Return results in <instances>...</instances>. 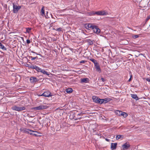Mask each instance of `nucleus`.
<instances>
[{
  "label": "nucleus",
  "instance_id": "obj_1",
  "mask_svg": "<svg viewBox=\"0 0 150 150\" xmlns=\"http://www.w3.org/2000/svg\"><path fill=\"white\" fill-rule=\"evenodd\" d=\"M20 130L21 132L23 133H26L29 134H32V132H37L36 131H33L30 130L29 129H27L25 128H22L20 129Z\"/></svg>",
  "mask_w": 150,
  "mask_h": 150
},
{
  "label": "nucleus",
  "instance_id": "obj_2",
  "mask_svg": "<svg viewBox=\"0 0 150 150\" xmlns=\"http://www.w3.org/2000/svg\"><path fill=\"white\" fill-rule=\"evenodd\" d=\"M11 109L13 110L20 111L25 110V108L24 106L19 107L16 105H13Z\"/></svg>",
  "mask_w": 150,
  "mask_h": 150
},
{
  "label": "nucleus",
  "instance_id": "obj_3",
  "mask_svg": "<svg viewBox=\"0 0 150 150\" xmlns=\"http://www.w3.org/2000/svg\"><path fill=\"white\" fill-rule=\"evenodd\" d=\"M21 7L20 6H17L13 4V12L14 13H17L18 10L21 8Z\"/></svg>",
  "mask_w": 150,
  "mask_h": 150
},
{
  "label": "nucleus",
  "instance_id": "obj_4",
  "mask_svg": "<svg viewBox=\"0 0 150 150\" xmlns=\"http://www.w3.org/2000/svg\"><path fill=\"white\" fill-rule=\"evenodd\" d=\"M38 96H44L46 97H49L52 96L51 93L49 91H46L41 95H38Z\"/></svg>",
  "mask_w": 150,
  "mask_h": 150
},
{
  "label": "nucleus",
  "instance_id": "obj_5",
  "mask_svg": "<svg viewBox=\"0 0 150 150\" xmlns=\"http://www.w3.org/2000/svg\"><path fill=\"white\" fill-rule=\"evenodd\" d=\"M47 106L44 105H41L39 106L35 107L33 109L35 110H42L47 108Z\"/></svg>",
  "mask_w": 150,
  "mask_h": 150
},
{
  "label": "nucleus",
  "instance_id": "obj_6",
  "mask_svg": "<svg viewBox=\"0 0 150 150\" xmlns=\"http://www.w3.org/2000/svg\"><path fill=\"white\" fill-rule=\"evenodd\" d=\"M92 30L94 33L96 34L99 33L100 31V29L98 28V27L97 26L95 25H94L93 28L92 29Z\"/></svg>",
  "mask_w": 150,
  "mask_h": 150
},
{
  "label": "nucleus",
  "instance_id": "obj_7",
  "mask_svg": "<svg viewBox=\"0 0 150 150\" xmlns=\"http://www.w3.org/2000/svg\"><path fill=\"white\" fill-rule=\"evenodd\" d=\"M92 99L94 102L100 104L101 99L99 98L96 96H93L92 97Z\"/></svg>",
  "mask_w": 150,
  "mask_h": 150
},
{
  "label": "nucleus",
  "instance_id": "obj_8",
  "mask_svg": "<svg viewBox=\"0 0 150 150\" xmlns=\"http://www.w3.org/2000/svg\"><path fill=\"white\" fill-rule=\"evenodd\" d=\"M94 25L92 24H86L85 25V28L89 30H92Z\"/></svg>",
  "mask_w": 150,
  "mask_h": 150
},
{
  "label": "nucleus",
  "instance_id": "obj_9",
  "mask_svg": "<svg viewBox=\"0 0 150 150\" xmlns=\"http://www.w3.org/2000/svg\"><path fill=\"white\" fill-rule=\"evenodd\" d=\"M111 100V99L109 98H106L104 99H101L100 104L103 103H106Z\"/></svg>",
  "mask_w": 150,
  "mask_h": 150
},
{
  "label": "nucleus",
  "instance_id": "obj_10",
  "mask_svg": "<svg viewBox=\"0 0 150 150\" xmlns=\"http://www.w3.org/2000/svg\"><path fill=\"white\" fill-rule=\"evenodd\" d=\"M130 146V145L127 142L125 143L122 146L123 150H125L127 149Z\"/></svg>",
  "mask_w": 150,
  "mask_h": 150
},
{
  "label": "nucleus",
  "instance_id": "obj_11",
  "mask_svg": "<svg viewBox=\"0 0 150 150\" xmlns=\"http://www.w3.org/2000/svg\"><path fill=\"white\" fill-rule=\"evenodd\" d=\"M39 80L38 79L35 77H31L30 78V81L31 83L38 82Z\"/></svg>",
  "mask_w": 150,
  "mask_h": 150
},
{
  "label": "nucleus",
  "instance_id": "obj_12",
  "mask_svg": "<svg viewBox=\"0 0 150 150\" xmlns=\"http://www.w3.org/2000/svg\"><path fill=\"white\" fill-rule=\"evenodd\" d=\"M81 83H88L89 82V79L87 78H84L81 79Z\"/></svg>",
  "mask_w": 150,
  "mask_h": 150
},
{
  "label": "nucleus",
  "instance_id": "obj_13",
  "mask_svg": "<svg viewBox=\"0 0 150 150\" xmlns=\"http://www.w3.org/2000/svg\"><path fill=\"white\" fill-rule=\"evenodd\" d=\"M117 144V143H111V148L112 150H114L116 148Z\"/></svg>",
  "mask_w": 150,
  "mask_h": 150
},
{
  "label": "nucleus",
  "instance_id": "obj_14",
  "mask_svg": "<svg viewBox=\"0 0 150 150\" xmlns=\"http://www.w3.org/2000/svg\"><path fill=\"white\" fill-rule=\"evenodd\" d=\"M94 65L96 70L98 71H100V72L101 69L99 64L98 63H97L96 64Z\"/></svg>",
  "mask_w": 150,
  "mask_h": 150
},
{
  "label": "nucleus",
  "instance_id": "obj_15",
  "mask_svg": "<svg viewBox=\"0 0 150 150\" xmlns=\"http://www.w3.org/2000/svg\"><path fill=\"white\" fill-rule=\"evenodd\" d=\"M100 16H103L107 15L108 14V13L106 11H100Z\"/></svg>",
  "mask_w": 150,
  "mask_h": 150
},
{
  "label": "nucleus",
  "instance_id": "obj_16",
  "mask_svg": "<svg viewBox=\"0 0 150 150\" xmlns=\"http://www.w3.org/2000/svg\"><path fill=\"white\" fill-rule=\"evenodd\" d=\"M124 137V136L123 135H118L116 136V139L117 140H118L120 139H123Z\"/></svg>",
  "mask_w": 150,
  "mask_h": 150
},
{
  "label": "nucleus",
  "instance_id": "obj_17",
  "mask_svg": "<svg viewBox=\"0 0 150 150\" xmlns=\"http://www.w3.org/2000/svg\"><path fill=\"white\" fill-rule=\"evenodd\" d=\"M131 96L133 98L137 100L139 99L136 94H132Z\"/></svg>",
  "mask_w": 150,
  "mask_h": 150
},
{
  "label": "nucleus",
  "instance_id": "obj_18",
  "mask_svg": "<svg viewBox=\"0 0 150 150\" xmlns=\"http://www.w3.org/2000/svg\"><path fill=\"white\" fill-rule=\"evenodd\" d=\"M34 69L36 70L38 72H40L42 69L36 65H34Z\"/></svg>",
  "mask_w": 150,
  "mask_h": 150
},
{
  "label": "nucleus",
  "instance_id": "obj_19",
  "mask_svg": "<svg viewBox=\"0 0 150 150\" xmlns=\"http://www.w3.org/2000/svg\"><path fill=\"white\" fill-rule=\"evenodd\" d=\"M122 112L120 110H117L115 112V114L118 116H121V114H122Z\"/></svg>",
  "mask_w": 150,
  "mask_h": 150
},
{
  "label": "nucleus",
  "instance_id": "obj_20",
  "mask_svg": "<svg viewBox=\"0 0 150 150\" xmlns=\"http://www.w3.org/2000/svg\"><path fill=\"white\" fill-rule=\"evenodd\" d=\"M0 48L2 49L3 50H6V48L0 42Z\"/></svg>",
  "mask_w": 150,
  "mask_h": 150
},
{
  "label": "nucleus",
  "instance_id": "obj_21",
  "mask_svg": "<svg viewBox=\"0 0 150 150\" xmlns=\"http://www.w3.org/2000/svg\"><path fill=\"white\" fill-rule=\"evenodd\" d=\"M41 14L42 15H45V7L44 6H43L42 8H41Z\"/></svg>",
  "mask_w": 150,
  "mask_h": 150
},
{
  "label": "nucleus",
  "instance_id": "obj_22",
  "mask_svg": "<svg viewBox=\"0 0 150 150\" xmlns=\"http://www.w3.org/2000/svg\"><path fill=\"white\" fill-rule=\"evenodd\" d=\"M73 90L71 88H68L66 90V92L68 93H70L72 92Z\"/></svg>",
  "mask_w": 150,
  "mask_h": 150
},
{
  "label": "nucleus",
  "instance_id": "obj_23",
  "mask_svg": "<svg viewBox=\"0 0 150 150\" xmlns=\"http://www.w3.org/2000/svg\"><path fill=\"white\" fill-rule=\"evenodd\" d=\"M122 113L121 116H123L124 118L128 116L127 114L125 112H122Z\"/></svg>",
  "mask_w": 150,
  "mask_h": 150
},
{
  "label": "nucleus",
  "instance_id": "obj_24",
  "mask_svg": "<svg viewBox=\"0 0 150 150\" xmlns=\"http://www.w3.org/2000/svg\"><path fill=\"white\" fill-rule=\"evenodd\" d=\"M41 72L43 73V74L49 75V74L48 73V72L42 69L41 71Z\"/></svg>",
  "mask_w": 150,
  "mask_h": 150
},
{
  "label": "nucleus",
  "instance_id": "obj_25",
  "mask_svg": "<svg viewBox=\"0 0 150 150\" xmlns=\"http://www.w3.org/2000/svg\"><path fill=\"white\" fill-rule=\"evenodd\" d=\"M90 60L94 64V65L96 64V63H98L97 62V61L93 59H90Z\"/></svg>",
  "mask_w": 150,
  "mask_h": 150
},
{
  "label": "nucleus",
  "instance_id": "obj_26",
  "mask_svg": "<svg viewBox=\"0 0 150 150\" xmlns=\"http://www.w3.org/2000/svg\"><path fill=\"white\" fill-rule=\"evenodd\" d=\"M88 44L90 45H92L93 44V42H94V41H93V40L92 41L91 40H88Z\"/></svg>",
  "mask_w": 150,
  "mask_h": 150
},
{
  "label": "nucleus",
  "instance_id": "obj_27",
  "mask_svg": "<svg viewBox=\"0 0 150 150\" xmlns=\"http://www.w3.org/2000/svg\"><path fill=\"white\" fill-rule=\"evenodd\" d=\"M100 11H98L94 12H93L94 14H97L98 15H100Z\"/></svg>",
  "mask_w": 150,
  "mask_h": 150
},
{
  "label": "nucleus",
  "instance_id": "obj_28",
  "mask_svg": "<svg viewBox=\"0 0 150 150\" xmlns=\"http://www.w3.org/2000/svg\"><path fill=\"white\" fill-rule=\"evenodd\" d=\"M28 67L30 68H31V69H34V68H35V67H34V66H33V65H28Z\"/></svg>",
  "mask_w": 150,
  "mask_h": 150
},
{
  "label": "nucleus",
  "instance_id": "obj_29",
  "mask_svg": "<svg viewBox=\"0 0 150 150\" xmlns=\"http://www.w3.org/2000/svg\"><path fill=\"white\" fill-rule=\"evenodd\" d=\"M30 58H31V60H34L35 59H37L38 58V57H32V56H30Z\"/></svg>",
  "mask_w": 150,
  "mask_h": 150
},
{
  "label": "nucleus",
  "instance_id": "obj_30",
  "mask_svg": "<svg viewBox=\"0 0 150 150\" xmlns=\"http://www.w3.org/2000/svg\"><path fill=\"white\" fill-rule=\"evenodd\" d=\"M62 28H57L56 30H57L59 32L62 31Z\"/></svg>",
  "mask_w": 150,
  "mask_h": 150
},
{
  "label": "nucleus",
  "instance_id": "obj_31",
  "mask_svg": "<svg viewBox=\"0 0 150 150\" xmlns=\"http://www.w3.org/2000/svg\"><path fill=\"white\" fill-rule=\"evenodd\" d=\"M150 19V15H149V16H148L146 19V21H147L149 20Z\"/></svg>",
  "mask_w": 150,
  "mask_h": 150
},
{
  "label": "nucleus",
  "instance_id": "obj_32",
  "mask_svg": "<svg viewBox=\"0 0 150 150\" xmlns=\"http://www.w3.org/2000/svg\"><path fill=\"white\" fill-rule=\"evenodd\" d=\"M139 37V36L138 35H134V36H133V37L134 38H138Z\"/></svg>",
  "mask_w": 150,
  "mask_h": 150
},
{
  "label": "nucleus",
  "instance_id": "obj_33",
  "mask_svg": "<svg viewBox=\"0 0 150 150\" xmlns=\"http://www.w3.org/2000/svg\"><path fill=\"white\" fill-rule=\"evenodd\" d=\"M26 42L27 44H29L30 43V40H26Z\"/></svg>",
  "mask_w": 150,
  "mask_h": 150
},
{
  "label": "nucleus",
  "instance_id": "obj_34",
  "mask_svg": "<svg viewBox=\"0 0 150 150\" xmlns=\"http://www.w3.org/2000/svg\"><path fill=\"white\" fill-rule=\"evenodd\" d=\"M86 62V61L85 60H82L80 61V63H85Z\"/></svg>",
  "mask_w": 150,
  "mask_h": 150
},
{
  "label": "nucleus",
  "instance_id": "obj_35",
  "mask_svg": "<svg viewBox=\"0 0 150 150\" xmlns=\"http://www.w3.org/2000/svg\"><path fill=\"white\" fill-rule=\"evenodd\" d=\"M101 80L103 82H104L105 81V79L103 78H101Z\"/></svg>",
  "mask_w": 150,
  "mask_h": 150
},
{
  "label": "nucleus",
  "instance_id": "obj_36",
  "mask_svg": "<svg viewBox=\"0 0 150 150\" xmlns=\"http://www.w3.org/2000/svg\"><path fill=\"white\" fill-rule=\"evenodd\" d=\"M132 77V75H130V78L129 79V80H128V82H130L131 81V78Z\"/></svg>",
  "mask_w": 150,
  "mask_h": 150
},
{
  "label": "nucleus",
  "instance_id": "obj_37",
  "mask_svg": "<svg viewBox=\"0 0 150 150\" xmlns=\"http://www.w3.org/2000/svg\"><path fill=\"white\" fill-rule=\"evenodd\" d=\"M30 135H34V136H38V135L37 134H34V133H32V134H30Z\"/></svg>",
  "mask_w": 150,
  "mask_h": 150
},
{
  "label": "nucleus",
  "instance_id": "obj_38",
  "mask_svg": "<svg viewBox=\"0 0 150 150\" xmlns=\"http://www.w3.org/2000/svg\"><path fill=\"white\" fill-rule=\"evenodd\" d=\"M146 80L147 81L150 82V79H149V78H147V79H146Z\"/></svg>",
  "mask_w": 150,
  "mask_h": 150
},
{
  "label": "nucleus",
  "instance_id": "obj_39",
  "mask_svg": "<svg viewBox=\"0 0 150 150\" xmlns=\"http://www.w3.org/2000/svg\"><path fill=\"white\" fill-rule=\"evenodd\" d=\"M30 30V29L28 28L27 29V31L28 32H29Z\"/></svg>",
  "mask_w": 150,
  "mask_h": 150
},
{
  "label": "nucleus",
  "instance_id": "obj_40",
  "mask_svg": "<svg viewBox=\"0 0 150 150\" xmlns=\"http://www.w3.org/2000/svg\"><path fill=\"white\" fill-rule=\"evenodd\" d=\"M105 139L107 142H109L110 141V140L106 138Z\"/></svg>",
  "mask_w": 150,
  "mask_h": 150
},
{
  "label": "nucleus",
  "instance_id": "obj_41",
  "mask_svg": "<svg viewBox=\"0 0 150 150\" xmlns=\"http://www.w3.org/2000/svg\"><path fill=\"white\" fill-rule=\"evenodd\" d=\"M31 52H32V53H35V52L33 51H31Z\"/></svg>",
  "mask_w": 150,
  "mask_h": 150
},
{
  "label": "nucleus",
  "instance_id": "obj_42",
  "mask_svg": "<svg viewBox=\"0 0 150 150\" xmlns=\"http://www.w3.org/2000/svg\"><path fill=\"white\" fill-rule=\"evenodd\" d=\"M82 115V113H81L80 114H78V115Z\"/></svg>",
  "mask_w": 150,
  "mask_h": 150
},
{
  "label": "nucleus",
  "instance_id": "obj_43",
  "mask_svg": "<svg viewBox=\"0 0 150 150\" xmlns=\"http://www.w3.org/2000/svg\"><path fill=\"white\" fill-rule=\"evenodd\" d=\"M1 74V72L0 71V74Z\"/></svg>",
  "mask_w": 150,
  "mask_h": 150
},
{
  "label": "nucleus",
  "instance_id": "obj_44",
  "mask_svg": "<svg viewBox=\"0 0 150 150\" xmlns=\"http://www.w3.org/2000/svg\"><path fill=\"white\" fill-rule=\"evenodd\" d=\"M149 26H150V25H149Z\"/></svg>",
  "mask_w": 150,
  "mask_h": 150
}]
</instances>
